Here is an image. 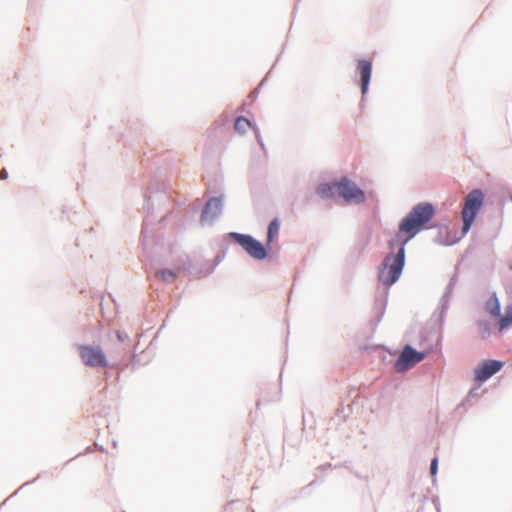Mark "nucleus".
Returning a JSON list of instances; mask_svg holds the SVG:
<instances>
[{"label": "nucleus", "mask_w": 512, "mask_h": 512, "mask_svg": "<svg viewBox=\"0 0 512 512\" xmlns=\"http://www.w3.org/2000/svg\"><path fill=\"white\" fill-rule=\"evenodd\" d=\"M434 213L432 204L420 203L401 221L395 242H390L391 248L395 243L399 244L398 252L396 255H387L379 269L378 279L385 286H391L399 279L404 267L405 244L432 219Z\"/></svg>", "instance_id": "nucleus-1"}, {"label": "nucleus", "mask_w": 512, "mask_h": 512, "mask_svg": "<svg viewBox=\"0 0 512 512\" xmlns=\"http://www.w3.org/2000/svg\"><path fill=\"white\" fill-rule=\"evenodd\" d=\"M483 203L484 194L480 189L472 190L465 197L463 209L461 212V217L463 221V234H466L470 230L478 212L483 206Z\"/></svg>", "instance_id": "nucleus-2"}, {"label": "nucleus", "mask_w": 512, "mask_h": 512, "mask_svg": "<svg viewBox=\"0 0 512 512\" xmlns=\"http://www.w3.org/2000/svg\"><path fill=\"white\" fill-rule=\"evenodd\" d=\"M232 238L254 259L266 258L267 252L261 242L250 235L232 233Z\"/></svg>", "instance_id": "nucleus-3"}, {"label": "nucleus", "mask_w": 512, "mask_h": 512, "mask_svg": "<svg viewBox=\"0 0 512 512\" xmlns=\"http://www.w3.org/2000/svg\"><path fill=\"white\" fill-rule=\"evenodd\" d=\"M78 352L82 362L90 367H106L107 360L103 350L99 346L80 345Z\"/></svg>", "instance_id": "nucleus-4"}, {"label": "nucleus", "mask_w": 512, "mask_h": 512, "mask_svg": "<svg viewBox=\"0 0 512 512\" xmlns=\"http://www.w3.org/2000/svg\"><path fill=\"white\" fill-rule=\"evenodd\" d=\"M336 190L346 202L362 203L365 200L364 192L347 178H342L339 182H336Z\"/></svg>", "instance_id": "nucleus-5"}, {"label": "nucleus", "mask_w": 512, "mask_h": 512, "mask_svg": "<svg viewBox=\"0 0 512 512\" xmlns=\"http://www.w3.org/2000/svg\"><path fill=\"white\" fill-rule=\"evenodd\" d=\"M424 353L418 352L410 346H405L394 364L397 372H405L424 359Z\"/></svg>", "instance_id": "nucleus-6"}, {"label": "nucleus", "mask_w": 512, "mask_h": 512, "mask_svg": "<svg viewBox=\"0 0 512 512\" xmlns=\"http://www.w3.org/2000/svg\"><path fill=\"white\" fill-rule=\"evenodd\" d=\"M503 363L498 360H487L479 364L474 370L477 382H484L496 374L502 368Z\"/></svg>", "instance_id": "nucleus-7"}, {"label": "nucleus", "mask_w": 512, "mask_h": 512, "mask_svg": "<svg viewBox=\"0 0 512 512\" xmlns=\"http://www.w3.org/2000/svg\"><path fill=\"white\" fill-rule=\"evenodd\" d=\"M222 209V201L220 198H211L205 205V208L201 215V220L206 221L208 219H214L217 217Z\"/></svg>", "instance_id": "nucleus-8"}, {"label": "nucleus", "mask_w": 512, "mask_h": 512, "mask_svg": "<svg viewBox=\"0 0 512 512\" xmlns=\"http://www.w3.org/2000/svg\"><path fill=\"white\" fill-rule=\"evenodd\" d=\"M357 67L361 77L362 94H365L371 78L372 64L370 61L362 59L358 61Z\"/></svg>", "instance_id": "nucleus-9"}, {"label": "nucleus", "mask_w": 512, "mask_h": 512, "mask_svg": "<svg viewBox=\"0 0 512 512\" xmlns=\"http://www.w3.org/2000/svg\"><path fill=\"white\" fill-rule=\"evenodd\" d=\"M234 128L240 134L246 133L250 128H252L251 122L245 117H238L235 120Z\"/></svg>", "instance_id": "nucleus-10"}, {"label": "nucleus", "mask_w": 512, "mask_h": 512, "mask_svg": "<svg viewBox=\"0 0 512 512\" xmlns=\"http://www.w3.org/2000/svg\"><path fill=\"white\" fill-rule=\"evenodd\" d=\"M477 334L482 340L487 339L490 336V324L487 321H479L477 323Z\"/></svg>", "instance_id": "nucleus-11"}, {"label": "nucleus", "mask_w": 512, "mask_h": 512, "mask_svg": "<svg viewBox=\"0 0 512 512\" xmlns=\"http://www.w3.org/2000/svg\"><path fill=\"white\" fill-rule=\"evenodd\" d=\"M334 189H336V183L322 184L317 188V193L323 198H329L333 195Z\"/></svg>", "instance_id": "nucleus-12"}, {"label": "nucleus", "mask_w": 512, "mask_h": 512, "mask_svg": "<svg viewBox=\"0 0 512 512\" xmlns=\"http://www.w3.org/2000/svg\"><path fill=\"white\" fill-rule=\"evenodd\" d=\"M157 276L167 283H172L176 280V273L169 269H162L157 272Z\"/></svg>", "instance_id": "nucleus-13"}, {"label": "nucleus", "mask_w": 512, "mask_h": 512, "mask_svg": "<svg viewBox=\"0 0 512 512\" xmlns=\"http://www.w3.org/2000/svg\"><path fill=\"white\" fill-rule=\"evenodd\" d=\"M279 232V222L277 219H274L270 222L267 233V242L270 243L274 240V238L278 235Z\"/></svg>", "instance_id": "nucleus-14"}, {"label": "nucleus", "mask_w": 512, "mask_h": 512, "mask_svg": "<svg viewBox=\"0 0 512 512\" xmlns=\"http://www.w3.org/2000/svg\"><path fill=\"white\" fill-rule=\"evenodd\" d=\"M437 467H438V459L433 458L430 465V473L432 476H435L437 473Z\"/></svg>", "instance_id": "nucleus-15"}, {"label": "nucleus", "mask_w": 512, "mask_h": 512, "mask_svg": "<svg viewBox=\"0 0 512 512\" xmlns=\"http://www.w3.org/2000/svg\"><path fill=\"white\" fill-rule=\"evenodd\" d=\"M8 178V172L6 169H2L0 171V179L1 180H6Z\"/></svg>", "instance_id": "nucleus-16"}, {"label": "nucleus", "mask_w": 512, "mask_h": 512, "mask_svg": "<svg viewBox=\"0 0 512 512\" xmlns=\"http://www.w3.org/2000/svg\"><path fill=\"white\" fill-rule=\"evenodd\" d=\"M117 338L122 342L123 341V338H122V335L120 334V332H117Z\"/></svg>", "instance_id": "nucleus-17"}]
</instances>
